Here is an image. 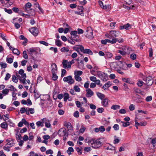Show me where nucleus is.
Masks as SVG:
<instances>
[{
  "mask_svg": "<svg viewBox=\"0 0 156 156\" xmlns=\"http://www.w3.org/2000/svg\"><path fill=\"white\" fill-rule=\"evenodd\" d=\"M34 108H27L26 114L27 115H29L30 113L33 114L34 113Z\"/></svg>",
  "mask_w": 156,
  "mask_h": 156,
  "instance_id": "nucleus-22",
  "label": "nucleus"
},
{
  "mask_svg": "<svg viewBox=\"0 0 156 156\" xmlns=\"http://www.w3.org/2000/svg\"><path fill=\"white\" fill-rule=\"evenodd\" d=\"M90 142L91 144V146L94 149H98L102 145V143L101 142L100 139H97L94 140H90Z\"/></svg>",
  "mask_w": 156,
  "mask_h": 156,
  "instance_id": "nucleus-3",
  "label": "nucleus"
},
{
  "mask_svg": "<svg viewBox=\"0 0 156 156\" xmlns=\"http://www.w3.org/2000/svg\"><path fill=\"white\" fill-rule=\"evenodd\" d=\"M146 82L148 86H151L153 83V80L151 76L147 77L146 79Z\"/></svg>",
  "mask_w": 156,
  "mask_h": 156,
  "instance_id": "nucleus-11",
  "label": "nucleus"
},
{
  "mask_svg": "<svg viewBox=\"0 0 156 156\" xmlns=\"http://www.w3.org/2000/svg\"><path fill=\"white\" fill-rule=\"evenodd\" d=\"M52 103L50 101L41 99V101L40 105H41L43 108L48 107L51 106Z\"/></svg>",
  "mask_w": 156,
  "mask_h": 156,
  "instance_id": "nucleus-7",
  "label": "nucleus"
},
{
  "mask_svg": "<svg viewBox=\"0 0 156 156\" xmlns=\"http://www.w3.org/2000/svg\"><path fill=\"white\" fill-rule=\"evenodd\" d=\"M29 154V156H37V154L34 151H32L30 152Z\"/></svg>",
  "mask_w": 156,
  "mask_h": 156,
  "instance_id": "nucleus-64",
  "label": "nucleus"
},
{
  "mask_svg": "<svg viewBox=\"0 0 156 156\" xmlns=\"http://www.w3.org/2000/svg\"><path fill=\"white\" fill-rule=\"evenodd\" d=\"M96 94L98 98L101 100L103 99L105 97V96L104 94L99 92H97L96 93Z\"/></svg>",
  "mask_w": 156,
  "mask_h": 156,
  "instance_id": "nucleus-26",
  "label": "nucleus"
},
{
  "mask_svg": "<svg viewBox=\"0 0 156 156\" xmlns=\"http://www.w3.org/2000/svg\"><path fill=\"white\" fill-rule=\"evenodd\" d=\"M113 54L112 53L108 52H105V58L106 59L111 58Z\"/></svg>",
  "mask_w": 156,
  "mask_h": 156,
  "instance_id": "nucleus-23",
  "label": "nucleus"
},
{
  "mask_svg": "<svg viewBox=\"0 0 156 156\" xmlns=\"http://www.w3.org/2000/svg\"><path fill=\"white\" fill-rule=\"evenodd\" d=\"M75 13L78 14V15H80L81 16H84V13H83V11H77L75 12Z\"/></svg>",
  "mask_w": 156,
  "mask_h": 156,
  "instance_id": "nucleus-58",
  "label": "nucleus"
},
{
  "mask_svg": "<svg viewBox=\"0 0 156 156\" xmlns=\"http://www.w3.org/2000/svg\"><path fill=\"white\" fill-rule=\"evenodd\" d=\"M4 9L5 12H7L8 14H11L12 12L11 9H8L6 8H4Z\"/></svg>",
  "mask_w": 156,
  "mask_h": 156,
  "instance_id": "nucleus-63",
  "label": "nucleus"
},
{
  "mask_svg": "<svg viewBox=\"0 0 156 156\" xmlns=\"http://www.w3.org/2000/svg\"><path fill=\"white\" fill-rule=\"evenodd\" d=\"M105 130V129L104 126H101L99 128H95L94 129V131L96 133L100 132L101 133H103Z\"/></svg>",
  "mask_w": 156,
  "mask_h": 156,
  "instance_id": "nucleus-15",
  "label": "nucleus"
},
{
  "mask_svg": "<svg viewBox=\"0 0 156 156\" xmlns=\"http://www.w3.org/2000/svg\"><path fill=\"white\" fill-rule=\"evenodd\" d=\"M68 130H67L65 128L60 129L58 131V134L61 136H63L64 140H67L68 135Z\"/></svg>",
  "mask_w": 156,
  "mask_h": 156,
  "instance_id": "nucleus-5",
  "label": "nucleus"
},
{
  "mask_svg": "<svg viewBox=\"0 0 156 156\" xmlns=\"http://www.w3.org/2000/svg\"><path fill=\"white\" fill-rule=\"evenodd\" d=\"M23 57L25 59H27L28 58L26 51H24L23 52Z\"/></svg>",
  "mask_w": 156,
  "mask_h": 156,
  "instance_id": "nucleus-52",
  "label": "nucleus"
},
{
  "mask_svg": "<svg viewBox=\"0 0 156 156\" xmlns=\"http://www.w3.org/2000/svg\"><path fill=\"white\" fill-rule=\"evenodd\" d=\"M120 34V32L119 31L111 30L109 33L105 34V36L107 38L113 39V38H116L115 37L119 36Z\"/></svg>",
  "mask_w": 156,
  "mask_h": 156,
  "instance_id": "nucleus-1",
  "label": "nucleus"
},
{
  "mask_svg": "<svg viewBox=\"0 0 156 156\" xmlns=\"http://www.w3.org/2000/svg\"><path fill=\"white\" fill-rule=\"evenodd\" d=\"M115 131H117L119 129V126L118 124H115L113 127Z\"/></svg>",
  "mask_w": 156,
  "mask_h": 156,
  "instance_id": "nucleus-61",
  "label": "nucleus"
},
{
  "mask_svg": "<svg viewBox=\"0 0 156 156\" xmlns=\"http://www.w3.org/2000/svg\"><path fill=\"white\" fill-rule=\"evenodd\" d=\"M112 85V83L109 81L105 83L102 87L104 90H107L108 88Z\"/></svg>",
  "mask_w": 156,
  "mask_h": 156,
  "instance_id": "nucleus-16",
  "label": "nucleus"
},
{
  "mask_svg": "<svg viewBox=\"0 0 156 156\" xmlns=\"http://www.w3.org/2000/svg\"><path fill=\"white\" fill-rule=\"evenodd\" d=\"M137 97L136 98L134 101L137 103H141L142 102V98H141L140 96L138 94H137Z\"/></svg>",
  "mask_w": 156,
  "mask_h": 156,
  "instance_id": "nucleus-24",
  "label": "nucleus"
},
{
  "mask_svg": "<svg viewBox=\"0 0 156 156\" xmlns=\"http://www.w3.org/2000/svg\"><path fill=\"white\" fill-rule=\"evenodd\" d=\"M97 75L103 81L105 82L108 80V76L107 73L98 71H97Z\"/></svg>",
  "mask_w": 156,
  "mask_h": 156,
  "instance_id": "nucleus-4",
  "label": "nucleus"
},
{
  "mask_svg": "<svg viewBox=\"0 0 156 156\" xmlns=\"http://www.w3.org/2000/svg\"><path fill=\"white\" fill-rule=\"evenodd\" d=\"M112 40H113L114 42L112 43V44H115L117 41H118L120 43H122L123 42V39L122 38L118 39V38H113Z\"/></svg>",
  "mask_w": 156,
  "mask_h": 156,
  "instance_id": "nucleus-27",
  "label": "nucleus"
},
{
  "mask_svg": "<svg viewBox=\"0 0 156 156\" xmlns=\"http://www.w3.org/2000/svg\"><path fill=\"white\" fill-rule=\"evenodd\" d=\"M74 80L72 79V76H69V83L73 84L74 82Z\"/></svg>",
  "mask_w": 156,
  "mask_h": 156,
  "instance_id": "nucleus-50",
  "label": "nucleus"
},
{
  "mask_svg": "<svg viewBox=\"0 0 156 156\" xmlns=\"http://www.w3.org/2000/svg\"><path fill=\"white\" fill-rule=\"evenodd\" d=\"M55 43L56 45L59 47H60L62 45L61 42L59 40H56Z\"/></svg>",
  "mask_w": 156,
  "mask_h": 156,
  "instance_id": "nucleus-40",
  "label": "nucleus"
},
{
  "mask_svg": "<svg viewBox=\"0 0 156 156\" xmlns=\"http://www.w3.org/2000/svg\"><path fill=\"white\" fill-rule=\"evenodd\" d=\"M85 129V128L83 126H81V128L79 131V133H83Z\"/></svg>",
  "mask_w": 156,
  "mask_h": 156,
  "instance_id": "nucleus-48",
  "label": "nucleus"
},
{
  "mask_svg": "<svg viewBox=\"0 0 156 156\" xmlns=\"http://www.w3.org/2000/svg\"><path fill=\"white\" fill-rule=\"evenodd\" d=\"M121 123H122V126L124 127L128 126L130 125V123L129 122H124L121 121Z\"/></svg>",
  "mask_w": 156,
  "mask_h": 156,
  "instance_id": "nucleus-39",
  "label": "nucleus"
},
{
  "mask_svg": "<svg viewBox=\"0 0 156 156\" xmlns=\"http://www.w3.org/2000/svg\"><path fill=\"white\" fill-rule=\"evenodd\" d=\"M76 150L78 153L79 154H81L82 153V151H81V147H76Z\"/></svg>",
  "mask_w": 156,
  "mask_h": 156,
  "instance_id": "nucleus-51",
  "label": "nucleus"
},
{
  "mask_svg": "<svg viewBox=\"0 0 156 156\" xmlns=\"http://www.w3.org/2000/svg\"><path fill=\"white\" fill-rule=\"evenodd\" d=\"M144 83L143 81L141 80H139L137 83V85L138 86L141 87L143 85Z\"/></svg>",
  "mask_w": 156,
  "mask_h": 156,
  "instance_id": "nucleus-53",
  "label": "nucleus"
},
{
  "mask_svg": "<svg viewBox=\"0 0 156 156\" xmlns=\"http://www.w3.org/2000/svg\"><path fill=\"white\" fill-rule=\"evenodd\" d=\"M74 74L75 75H78V76H81L83 74V72L81 71H75Z\"/></svg>",
  "mask_w": 156,
  "mask_h": 156,
  "instance_id": "nucleus-44",
  "label": "nucleus"
},
{
  "mask_svg": "<svg viewBox=\"0 0 156 156\" xmlns=\"http://www.w3.org/2000/svg\"><path fill=\"white\" fill-rule=\"evenodd\" d=\"M63 67L64 69L68 68V62L67 60L64 59L62 62Z\"/></svg>",
  "mask_w": 156,
  "mask_h": 156,
  "instance_id": "nucleus-25",
  "label": "nucleus"
},
{
  "mask_svg": "<svg viewBox=\"0 0 156 156\" xmlns=\"http://www.w3.org/2000/svg\"><path fill=\"white\" fill-rule=\"evenodd\" d=\"M6 61L8 63H11L13 62V59L11 58H7Z\"/></svg>",
  "mask_w": 156,
  "mask_h": 156,
  "instance_id": "nucleus-59",
  "label": "nucleus"
},
{
  "mask_svg": "<svg viewBox=\"0 0 156 156\" xmlns=\"http://www.w3.org/2000/svg\"><path fill=\"white\" fill-rule=\"evenodd\" d=\"M86 91V95L87 98H90L94 94L93 92L90 88L87 89Z\"/></svg>",
  "mask_w": 156,
  "mask_h": 156,
  "instance_id": "nucleus-12",
  "label": "nucleus"
},
{
  "mask_svg": "<svg viewBox=\"0 0 156 156\" xmlns=\"http://www.w3.org/2000/svg\"><path fill=\"white\" fill-rule=\"evenodd\" d=\"M77 34V32L76 30L70 32V34L72 36H71L73 37L77 36L76 35Z\"/></svg>",
  "mask_w": 156,
  "mask_h": 156,
  "instance_id": "nucleus-45",
  "label": "nucleus"
},
{
  "mask_svg": "<svg viewBox=\"0 0 156 156\" xmlns=\"http://www.w3.org/2000/svg\"><path fill=\"white\" fill-rule=\"evenodd\" d=\"M42 120L44 121V123H45V126L47 128H49L51 126V125L50 124L49 120L46 119V118H44L41 119Z\"/></svg>",
  "mask_w": 156,
  "mask_h": 156,
  "instance_id": "nucleus-21",
  "label": "nucleus"
},
{
  "mask_svg": "<svg viewBox=\"0 0 156 156\" xmlns=\"http://www.w3.org/2000/svg\"><path fill=\"white\" fill-rule=\"evenodd\" d=\"M131 28V25H130L129 23H127L123 26H120L119 27V29L120 30L124 29L126 30H128L130 29Z\"/></svg>",
  "mask_w": 156,
  "mask_h": 156,
  "instance_id": "nucleus-14",
  "label": "nucleus"
},
{
  "mask_svg": "<svg viewBox=\"0 0 156 156\" xmlns=\"http://www.w3.org/2000/svg\"><path fill=\"white\" fill-rule=\"evenodd\" d=\"M98 69V67L97 66L94 67L93 69L90 71L91 73L93 75L96 76V75L94 74V73L95 72V70H97Z\"/></svg>",
  "mask_w": 156,
  "mask_h": 156,
  "instance_id": "nucleus-37",
  "label": "nucleus"
},
{
  "mask_svg": "<svg viewBox=\"0 0 156 156\" xmlns=\"http://www.w3.org/2000/svg\"><path fill=\"white\" fill-rule=\"evenodd\" d=\"M42 121H39L36 122V125L38 127L39 126L43 127L44 126V121L42 120Z\"/></svg>",
  "mask_w": 156,
  "mask_h": 156,
  "instance_id": "nucleus-29",
  "label": "nucleus"
},
{
  "mask_svg": "<svg viewBox=\"0 0 156 156\" xmlns=\"http://www.w3.org/2000/svg\"><path fill=\"white\" fill-rule=\"evenodd\" d=\"M27 111V108H26L25 107H23L21 108L20 109V112L21 114H23L25 112L26 113Z\"/></svg>",
  "mask_w": 156,
  "mask_h": 156,
  "instance_id": "nucleus-41",
  "label": "nucleus"
},
{
  "mask_svg": "<svg viewBox=\"0 0 156 156\" xmlns=\"http://www.w3.org/2000/svg\"><path fill=\"white\" fill-rule=\"evenodd\" d=\"M63 97H64V101H66L68 99V94L67 93H65L64 94H59L57 96V98L58 99H62Z\"/></svg>",
  "mask_w": 156,
  "mask_h": 156,
  "instance_id": "nucleus-10",
  "label": "nucleus"
},
{
  "mask_svg": "<svg viewBox=\"0 0 156 156\" xmlns=\"http://www.w3.org/2000/svg\"><path fill=\"white\" fill-rule=\"evenodd\" d=\"M12 81L15 83H17L18 81L17 78L15 75H13L12 76Z\"/></svg>",
  "mask_w": 156,
  "mask_h": 156,
  "instance_id": "nucleus-46",
  "label": "nucleus"
},
{
  "mask_svg": "<svg viewBox=\"0 0 156 156\" xmlns=\"http://www.w3.org/2000/svg\"><path fill=\"white\" fill-rule=\"evenodd\" d=\"M120 107V106L119 105H114L112 106L111 108L113 110H116L119 109Z\"/></svg>",
  "mask_w": 156,
  "mask_h": 156,
  "instance_id": "nucleus-30",
  "label": "nucleus"
},
{
  "mask_svg": "<svg viewBox=\"0 0 156 156\" xmlns=\"http://www.w3.org/2000/svg\"><path fill=\"white\" fill-rule=\"evenodd\" d=\"M51 68L52 73H57V67L55 63H53L51 65Z\"/></svg>",
  "mask_w": 156,
  "mask_h": 156,
  "instance_id": "nucleus-18",
  "label": "nucleus"
},
{
  "mask_svg": "<svg viewBox=\"0 0 156 156\" xmlns=\"http://www.w3.org/2000/svg\"><path fill=\"white\" fill-rule=\"evenodd\" d=\"M24 73V70L22 69H20L19 71V73L21 75L20 76V75H17L16 76L21 82L23 84H26V73Z\"/></svg>",
  "mask_w": 156,
  "mask_h": 156,
  "instance_id": "nucleus-2",
  "label": "nucleus"
},
{
  "mask_svg": "<svg viewBox=\"0 0 156 156\" xmlns=\"http://www.w3.org/2000/svg\"><path fill=\"white\" fill-rule=\"evenodd\" d=\"M9 91V89H5L2 91V92L3 94L7 95L8 94Z\"/></svg>",
  "mask_w": 156,
  "mask_h": 156,
  "instance_id": "nucleus-57",
  "label": "nucleus"
},
{
  "mask_svg": "<svg viewBox=\"0 0 156 156\" xmlns=\"http://www.w3.org/2000/svg\"><path fill=\"white\" fill-rule=\"evenodd\" d=\"M116 24V22H112L110 24V26L111 28L112 29H114L115 27V25Z\"/></svg>",
  "mask_w": 156,
  "mask_h": 156,
  "instance_id": "nucleus-62",
  "label": "nucleus"
},
{
  "mask_svg": "<svg viewBox=\"0 0 156 156\" xmlns=\"http://www.w3.org/2000/svg\"><path fill=\"white\" fill-rule=\"evenodd\" d=\"M100 81L99 80L96 79V80L95 81V83L97 85H99V87H101L102 86V85L101 83H100Z\"/></svg>",
  "mask_w": 156,
  "mask_h": 156,
  "instance_id": "nucleus-54",
  "label": "nucleus"
},
{
  "mask_svg": "<svg viewBox=\"0 0 156 156\" xmlns=\"http://www.w3.org/2000/svg\"><path fill=\"white\" fill-rule=\"evenodd\" d=\"M1 127L2 128L5 129L7 127L8 125L6 122H3L1 124Z\"/></svg>",
  "mask_w": 156,
  "mask_h": 156,
  "instance_id": "nucleus-35",
  "label": "nucleus"
},
{
  "mask_svg": "<svg viewBox=\"0 0 156 156\" xmlns=\"http://www.w3.org/2000/svg\"><path fill=\"white\" fill-rule=\"evenodd\" d=\"M73 89L76 92H79L80 91V89L78 86L75 85Z\"/></svg>",
  "mask_w": 156,
  "mask_h": 156,
  "instance_id": "nucleus-42",
  "label": "nucleus"
},
{
  "mask_svg": "<svg viewBox=\"0 0 156 156\" xmlns=\"http://www.w3.org/2000/svg\"><path fill=\"white\" fill-rule=\"evenodd\" d=\"M31 6L32 5L29 2L27 3L25 5V10L26 12H27L28 13L30 14L31 13L30 11H32V13L31 14V15L32 16H34L35 14V12L34 10L33 9H31L30 10H28L27 9V8H30L31 7Z\"/></svg>",
  "mask_w": 156,
  "mask_h": 156,
  "instance_id": "nucleus-6",
  "label": "nucleus"
},
{
  "mask_svg": "<svg viewBox=\"0 0 156 156\" xmlns=\"http://www.w3.org/2000/svg\"><path fill=\"white\" fill-rule=\"evenodd\" d=\"M87 37L89 39H92L93 37L92 31L91 28H88L86 30Z\"/></svg>",
  "mask_w": 156,
  "mask_h": 156,
  "instance_id": "nucleus-9",
  "label": "nucleus"
},
{
  "mask_svg": "<svg viewBox=\"0 0 156 156\" xmlns=\"http://www.w3.org/2000/svg\"><path fill=\"white\" fill-rule=\"evenodd\" d=\"M12 49V52L14 54L17 55H20V52L17 49L13 48Z\"/></svg>",
  "mask_w": 156,
  "mask_h": 156,
  "instance_id": "nucleus-32",
  "label": "nucleus"
},
{
  "mask_svg": "<svg viewBox=\"0 0 156 156\" xmlns=\"http://www.w3.org/2000/svg\"><path fill=\"white\" fill-rule=\"evenodd\" d=\"M118 53H120L122 55H126V52L122 50H119L118 51Z\"/></svg>",
  "mask_w": 156,
  "mask_h": 156,
  "instance_id": "nucleus-60",
  "label": "nucleus"
},
{
  "mask_svg": "<svg viewBox=\"0 0 156 156\" xmlns=\"http://www.w3.org/2000/svg\"><path fill=\"white\" fill-rule=\"evenodd\" d=\"M29 54L32 55L33 53L36 52V49L34 48H31L29 49Z\"/></svg>",
  "mask_w": 156,
  "mask_h": 156,
  "instance_id": "nucleus-43",
  "label": "nucleus"
},
{
  "mask_svg": "<svg viewBox=\"0 0 156 156\" xmlns=\"http://www.w3.org/2000/svg\"><path fill=\"white\" fill-rule=\"evenodd\" d=\"M34 97L36 99L38 98L40 96V94L39 93L37 90H34Z\"/></svg>",
  "mask_w": 156,
  "mask_h": 156,
  "instance_id": "nucleus-28",
  "label": "nucleus"
},
{
  "mask_svg": "<svg viewBox=\"0 0 156 156\" xmlns=\"http://www.w3.org/2000/svg\"><path fill=\"white\" fill-rule=\"evenodd\" d=\"M16 138L17 141L19 142V141L22 138L21 133H20L19 135L16 136Z\"/></svg>",
  "mask_w": 156,
  "mask_h": 156,
  "instance_id": "nucleus-33",
  "label": "nucleus"
},
{
  "mask_svg": "<svg viewBox=\"0 0 156 156\" xmlns=\"http://www.w3.org/2000/svg\"><path fill=\"white\" fill-rule=\"evenodd\" d=\"M107 42L110 43L111 44L114 43L113 40H110L108 39H106L105 40H102L101 41V43L103 44H106Z\"/></svg>",
  "mask_w": 156,
  "mask_h": 156,
  "instance_id": "nucleus-19",
  "label": "nucleus"
},
{
  "mask_svg": "<svg viewBox=\"0 0 156 156\" xmlns=\"http://www.w3.org/2000/svg\"><path fill=\"white\" fill-rule=\"evenodd\" d=\"M151 143L154 147H156V138H153L151 140Z\"/></svg>",
  "mask_w": 156,
  "mask_h": 156,
  "instance_id": "nucleus-34",
  "label": "nucleus"
},
{
  "mask_svg": "<svg viewBox=\"0 0 156 156\" xmlns=\"http://www.w3.org/2000/svg\"><path fill=\"white\" fill-rule=\"evenodd\" d=\"M14 140V139L10 141H9V142L7 144V145H9V147H11L13 146L14 145L13 142Z\"/></svg>",
  "mask_w": 156,
  "mask_h": 156,
  "instance_id": "nucleus-36",
  "label": "nucleus"
},
{
  "mask_svg": "<svg viewBox=\"0 0 156 156\" xmlns=\"http://www.w3.org/2000/svg\"><path fill=\"white\" fill-rule=\"evenodd\" d=\"M122 80L123 81L129 83V84H134V82L131 81V79L129 78H122Z\"/></svg>",
  "mask_w": 156,
  "mask_h": 156,
  "instance_id": "nucleus-20",
  "label": "nucleus"
},
{
  "mask_svg": "<svg viewBox=\"0 0 156 156\" xmlns=\"http://www.w3.org/2000/svg\"><path fill=\"white\" fill-rule=\"evenodd\" d=\"M78 49H79L84 54H87L90 55H92L93 54V52L90 49H84V47L82 45L80 46Z\"/></svg>",
  "mask_w": 156,
  "mask_h": 156,
  "instance_id": "nucleus-8",
  "label": "nucleus"
},
{
  "mask_svg": "<svg viewBox=\"0 0 156 156\" xmlns=\"http://www.w3.org/2000/svg\"><path fill=\"white\" fill-rule=\"evenodd\" d=\"M56 73H53L52 74V78L53 80H56L58 78V76L56 74Z\"/></svg>",
  "mask_w": 156,
  "mask_h": 156,
  "instance_id": "nucleus-49",
  "label": "nucleus"
},
{
  "mask_svg": "<svg viewBox=\"0 0 156 156\" xmlns=\"http://www.w3.org/2000/svg\"><path fill=\"white\" fill-rule=\"evenodd\" d=\"M135 105L133 104H131L129 107V109L130 111H133L135 109Z\"/></svg>",
  "mask_w": 156,
  "mask_h": 156,
  "instance_id": "nucleus-55",
  "label": "nucleus"
},
{
  "mask_svg": "<svg viewBox=\"0 0 156 156\" xmlns=\"http://www.w3.org/2000/svg\"><path fill=\"white\" fill-rule=\"evenodd\" d=\"M29 31L34 36H37L38 34V32L36 27H33L29 29Z\"/></svg>",
  "mask_w": 156,
  "mask_h": 156,
  "instance_id": "nucleus-13",
  "label": "nucleus"
},
{
  "mask_svg": "<svg viewBox=\"0 0 156 156\" xmlns=\"http://www.w3.org/2000/svg\"><path fill=\"white\" fill-rule=\"evenodd\" d=\"M133 90L136 93L143 95V94L142 93V91H141V90L139 88L137 87H134L133 88Z\"/></svg>",
  "mask_w": 156,
  "mask_h": 156,
  "instance_id": "nucleus-31",
  "label": "nucleus"
},
{
  "mask_svg": "<svg viewBox=\"0 0 156 156\" xmlns=\"http://www.w3.org/2000/svg\"><path fill=\"white\" fill-rule=\"evenodd\" d=\"M130 58L133 60H134L136 59V54L134 53L131 54L130 55Z\"/></svg>",
  "mask_w": 156,
  "mask_h": 156,
  "instance_id": "nucleus-38",
  "label": "nucleus"
},
{
  "mask_svg": "<svg viewBox=\"0 0 156 156\" xmlns=\"http://www.w3.org/2000/svg\"><path fill=\"white\" fill-rule=\"evenodd\" d=\"M75 78L76 81L78 82L81 81L82 80L81 77L78 75H75Z\"/></svg>",
  "mask_w": 156,
  "mask_h": 156,
  "instance_id": "nucleus-47",
  "label": "nucleus"
},
{
  "mask_svg": "<svg viewBox=\"0 0 156 156\" xmlns=\"http://www.w3.org/2000/svg\"><path fill=\"white\" fill-rule=\"evenodd\" d=\"M109 100L108 98H105L102 100L101 104L103 106L105 107H107L108 106Z\"/></svg>",
  "mask_w": 156,
  "mask_h": 156,
  "instance_id": "nucleus-17",
  "label": "nucleus"
},
{
  "mask_svg": "<svg viewBox=\"0 0 156 156\" xmlns=\"http://www.w3.org/2000/svg\"><path fill=\"white\" fill-rule=\"evenodd\" d=\"M8 87L9 88V90L13 91L14 92L17 90L12 85H11L10 87Z\"/></svg>",
  "mask_w": 156,
  "mask_h": 156,
  "instance_id": "nucleus-56",
  "label": "nucleus"
}]
</instances>
